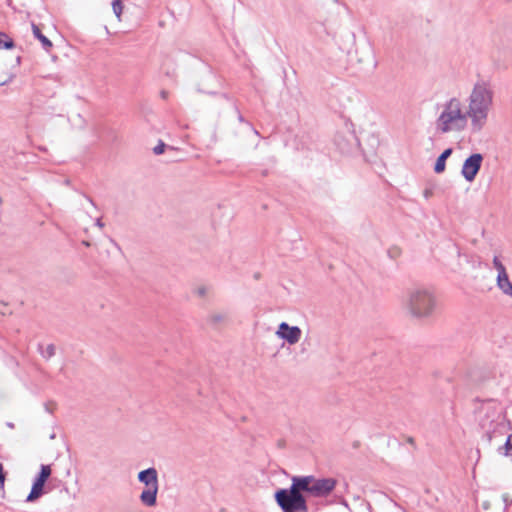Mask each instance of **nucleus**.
Instances as JSON below:
<instances>
[{"instance_id":"obj_11","label":"nucleus","mask_w":512,"mask_h":512,"mask_svg":"<svg viewBox=\"0 0 512 512\" xmlns=\"http://www.w3.org/2000/svg\"><path fill=\"white\" fill-rule=\"evenodd\" d=\"M452 152H453L452 148H447L437 158L435 166H434V171L437 174H440L445 171L446 160L451 156Z\"/></svg>"},{"instance_id":"obj_8","label":"nucleus","mask_w":512,"mask_h":512,"mask_svg":"<svg viewBox=\"0 0 512 512\" xmlns=\"http://www.w3.org/2000/svg\"><path fill=\"white\" fill-rule=\"evenodd\" d=\"M51 467L49 465H41L40 472L35 478L31 491L28 494L26 501L35 502L44 494V485L51 475Z\"/></svg>"},{"instance_id":"obj_1","label":"nucleus","mask_w":512,"mask_h":512,"mask_svg":"<svg viewBox=\"0 0 512 512\" xmlns=\"http://www.w3.org/2000/svg\"><path fill=\"white\" fill-rule=\"evenodd\" d=\"M495 92L492 83L478 79L472 86L466 104L467 116L473 132H480L487 124L494 106Z\"/></svg>"},{"instance_id":"obj_18","label":"nucleus","mask_w":512,"mask_h":512,"mask_svg":"<svg viewBox=\"0 0 512 512\" xmlns=\"http://www.w3.org/2000/svg\"><path fill=\"white\" fill-rule=\"evenodd\" d=\"M112 8H113V12L115 13L116 17L118 19H120L121 14H122V10H123V5H122L121 0H113L112 1Z\"/></svg>"},{"instance_id":"obj_23","label":"nucleus","mask_w":512,"mask_h":512,"mask_svg":"<svg viewBox=\"0 0 512 512\" xmlns=\"http://www.w3.org/2000/svg\"><path fill=\"white\" fill-rule=\"evenodd\" d=\"M432 195V191L430 189H425L424 192H423V196L426 198V199H429Z\"/></svg>"},{"instance_id":"obj_19","label":"nucleus","mask_w":512,"mask_h":512,"mask_svg":"<svg viewBox=\"0 0 512 512\" xmlns=\"http://www.w3.org/2000/svg\"><path fill=\"white\" fill-rule=\"evenodd\" d=\"M484 408L487 410V411H492V421L494 420V416H498L499 415V411L498 409L496 408V404L494 402H487L484 406Z\"/></svg>"},{"instance_id":"obj_9","label":"nucleus","mask_w":512,"mask_h":512,"mask_svg":"<svg viewBox=\"0 0 512 512\" xmlns=\"http://www.w3.org/2000/svg\"><path fill=\"white\" fill-rule=\"evenodd\" d=\"M275 335L289 345H295L302 337V330L298 326H290L288 323L282 322L279 324Z\"/></svg>"},{"instance_id":"obj_17","label":"nucleus","mask_w":512,"mask_h":512,"mask_svg":"<svg viewBox=\"0 0 512 512\" xmlns=\"http://www.w3.org/2000/svg\"><path fill=\"white\" fill-rule=\"evenodd\" d=\"M41 355L47 359L53 357L55 355V346L53 344H48L45 347H42Z\"/></svg>"},{"instance_id":"obj_10","label":"nucleus","mask_w":512,"mask_h":512,"mask_svg":"<svg viewBox=\"0 0 512 512\" xmlns=\"http://www.w3.org/2000/svg\"><path fill=\"white\" fill-rule=\"evenodd\" d=\"M496 286L504 295L512 298V282L508 274L496 277Z\"/></svg>"},{"instance_id":"obj_15","label":"nucleus","mask_w":512,"mask_h":512,"mask_svg":"<svg viewBox=\"0 0 512 512\" xmlns=\"http://www.w3.org/2000/svg\"><path fill=\"white\" fill-rule=\"evenodd\" d=\"M500 452L512 459V434L507 438L505 445L500 448Z\"/></svg>"},{"instance_id":"obj_21","label":"nucleus","mask_w":512,"mask_h":512,"mask_svg":"<svg viewBox=\"0 0 512 512\" xmlns=\"http://www.w3.org/2000/svg\"><path fill=\"white\" fill-rule=\"evenodd\" d=\"M206 293H207V288H206V287H204V286L198 287V288L196 289V294H197L198 296H200V297L205 296V295H206Z\"/></svg>"},{"instance_id":"obj_25","label":"nucleus","mask_w":512,"mask_h":512,"mask_svg":"<svg viewBox=\"0 0 512 512\" xmlns=\"http://www.w3.org/2000/svg\"><path fill=\"white\" fill-rule=\"evenodd\" d=\"M83 244H84L85 246H89V242L84 241V242H83Z\"/></svg>"},{"instance_id":"obj_26","label":"nucleus","mask_w":512,"mask_h":512,"mask_svg":"<svg viewBox=\"0 0 512 512\" xmlns=\"http://www.w3.org/2000/svg\"><path fill=\"white\" fill-rule=\"evenodd\" d=\"M162 97L166 98V93L165 92H162Z\"/></svg>"},{"instance_id":"obj_13","label":"nucleus","mask_w":512,"mask_h":512,"mask_svg":"<svg viewBox=\"0 0 512 512\" xmlns=\"http://www.w3.org/2000/svg\"><path fill=\"white\" fill-rule=\"evenodd\" d=\"M32 31L33 35L42 43V46L46 50L52 47V42L45 35L42 34L40 28L37 25L32 24Z\"/></svg>"},{"instance_id":"obj_16","label":"nucleus","mask_w":512,"mask_h":512,"mask_svg":"<svg viewBox=\"0 0 512 512\" xmlns=\"http://www.w3.org/2000/svg\"><path fill=\"white\" fill-rule=\"evenodd\" d=\"M0 48L11 49L14 46L13 40L9 38L5 33H0Z\"/></svg>"},{"instance_id":"obj_2","label":"nucleus","mask_w":512,"mask_h":512,"mask_svg":"<svg viewBox=\"0 0 512 512\" xmlns=\"http://www.w3.org/2000/svg\"><path fill=\"white\" fill-rule=\"evenodd\" d=\"M435 130L440 134L462 133L468 127L466 102L459 96H450L438 103Z\"/></svg>"},{"instance_id":"obj_14","label":"nucleus","mask_w":512,"mask_h":512,"mask_svg":"<svg viewBox=\"0 0 512 512\" xmlns=\"http://www.w3.org/2000/svg\"><path fill=\"white\" fill-rule=\"evenodd\" d=\"M493 267L497 271L496 277H501L502 275L508 274L504 264L502 263V261L500 260V258L498 256H494V258H493Z\"/></svg>"},{"instance_id":"obj_6","label":"nucleus","mask_w":512,"mask_h":512,"mask_svg":"<svg viewBox=\"0 0 512 512\" xmlns=\"http://www.w3.org/2000/svg\"><path fill=\"white\" fill-rule=\"evenodd\" d=\"M303 492L314 497H325L335 488L336 481L332 478H315L314 476H295Z\"/></svg>"},{"instance_id":"obj_7","label":"nucleus","mask_w":512,"mask_h":512,"mask_svg":"<svg viewBox=\"0 0 512 512\" xmlns=\"http://www.w3.org/2000/svg\"><path fill=\"white\" fill-rule=\"evenodd\" d=\"M484 157L480 153H473L467 157L461 168L462 177L469 183L473 182L481 169Z\"/></svg>"},{"instance_id":"obj_5","label":"nucleus","mask_w":512,"mask_h":512,"mask_svg":"<svg viewBox=\"0 0 512 512\" xmlns=\"http://www.w3.org/2000/svg\"><path fill=\"white\" fill-rule=\"evenodd\" d=\"M138 481L144 485L139 495V500L146 507H154L157 504L159 490L158 472L154 467L142 470L137 475Z\"/></svg>"},{"instance_id":"obj_22","label":"nucleus","mask_w":512,"mask_h":512,"mask_svg":"<svg viewBox=\"0 0 512 512\" xmlns=\"http://www.w3.org/2000/svg\"><path fill=\"white\" fill-rule=\"evenodd\" d=\"M4 481H5V477L3 474V468H2V465L0 464V489H2L4 487Z\"/></svg>"},{"instance_id":"obj_4","label":"nucleus","mask_w":512,"mask_h":512,"mask_svg":"<svg viewBox=\"0 0 512 512\" xmlns=\"http://www.w3.org/2000/svg\"><path fill=\"white\" fill-rule=\"evenodd\" d=\"M289 489H280L275 493V500L283 512H308L305 497L295 476Z\"/></svg>"},{"instance_id":"obj_12","label":"nucleus","mask_w":512,"mask_h":512,"mask_svg":"<svg viewBox=\"0 0 512 512\" xmlns=\"http://www.w3.org/2000/svg\"><path fill=\"white\" fill-rule=\"evenodd\" d=\"M228 318H229L228 312L215 311L209 315L208 321H209V323H211L213 325H218V324H223V323L227 322Z\"/></svg>"},{"instance_id":"obj_20","label":"nucleus","mask_w":512,"mask_h":512,"mask_svg":"<svg viewBox=\"0 0 512 512\" xmlns=\"http://www.w3.org/2000/svg\"><path fill=\"white\" fill-rule=\"evenodd\" d=\"M166 145L163 142H160L153 148V152L156 155H160L165 151Z\"/></svg>"},{"instance_id":"obj_3","label":"nucleus","mask_w":512,"mask_h":512,"mask_svg":"<svg viewBox=\"0 0 512 512\" xmlns=\"http://www.w3.org/2000/svg\"><path fill=\"white\" fill-rule=\"evenodd\" d=\"M401 308L413 320L430 319L438 309L436 292L432 287L424 285L408 288L401 297Z\"/></svg>"},{"instance_id":"obj_24","label":"nucleus","mask_w":512,"mask_h":512,"mask_svg":"<svg viewBox=\"0 0 512 512\" xmlns=\"http://www.w3.org/2000/svg\"><path fill=\"white\" fill-rule=\"evenodd\" d=\"M95 225L99 228H103L104 224L101 219H97Z\"/></svg>"}]
</instances>
